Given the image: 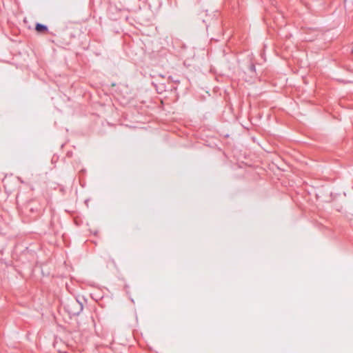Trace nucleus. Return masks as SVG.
<instances>
[{
  "label": "nucleus",
  "mask_w": 353,
  "mask_h": 353,
  "mask_svg": "<svg viewBox=\"0 0 353 353\" xmlns=\"http://www.w3.org/2000/svg\"><path fill=\"white\" fill-rule=\"evenodd\" d=\"M249 70L250 72H254L256 70L254 64L252 63L249 67Z\"/></svg>",
  "instance_id": "nucleus-3"
},
{
  "label": "nucleus",
  "mask_w": 353,
  "mask_h": 353,
  "mask_svg": "<svg viewBox=\"0 0 353 353\" xmlns=\"http://www.w3.org/2000/svg\"><path fill=\"white\" fill-rule=\"evenodd\" d=\"M66 307L69 314L74 316L79 314L83 308L82 303L77 299L70 301Z\"/></svg>",
  "instance_id": "nucleus-1"
},
{
  "label": "nucleus",
  "mask_w": 353,
  "mask_h": 353,
  "mask_svg": "<svg viewBox=\"0 0 353 353\" xmlns=\"http://www.w3.org/2000/svg\"><path fill=\"white\" fill-rule=\"evenodd\" d=\"M352 52H353V50H352Z\"/></svg>",
  "instance_id": "nucleus-4"
},
{
  "label": "nucleus",
  "mask_w": 353,
  "mask_h": 353,
  "mask_svg": "<svg viewBox=\"0 0 353 353\" xmlns=\"http://www.w3.org/2000/svg\"><path fill=\"white\" fill-rule=\"evenodd\" d=\"M35 29L37 32H44L48 30V27L46 25L37 23Z\"/></svg>",
  "instance_id": "nucleus-2"
}]
</instances>
